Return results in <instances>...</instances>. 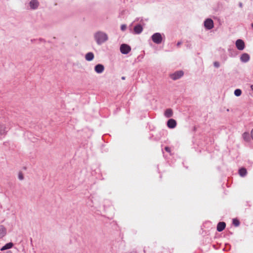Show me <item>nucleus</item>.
<instances>
[{
    "instance_id": "f257e3e1",
    "label": "nucleus",
    "mask_w": 253,
    "mask_h": 253,
    "mask_svg": "<svg viewBox=\"0 0 253 253\" xmlns=\"http://www.w3.org/2000/svg\"><path fill=\"white\" fill-rule=\"evenodd\" d=\"M94 38L98 45L102 44L108 40L107 34L101 31H97L94 34Z\"/></svg>"
},
{
    "instance_id": "f03ea898",
    "label": "nucleus",
    "mask_w": 253,
    "mask_h": 253,
    "mask_svg": "<svg viewBox=\"0 0 253 253\" xmlns=\"http://www.w3.org/2000/svg\"><path fill=\"white\" fill-rule=\"evenodd\" d=\"M151 38L153 42L156 44L161 43L163 40L162 35L159 33H156L153 34Z\"/></svg>"
},
{
    "instance_id": "7ed1b4c3",
    "label": "nucleus",
    "mask_w": 253,
    "mask_h": 253,
    "mask_svg": "<svg viewBox=\"0 0 253 253\" xmlns=\"http://www.w3.org/2000/svg\"><path fill=\"white\" fill-rule=\"evenodd\" d=\"M131 50L130 46L126 44H122L120 46V51L122 54H126Z\"/></svg>"
},
{
    "instance_id": "20e7f679",
    "label": "nucleus",
    "mask_w": 253,
    "mask_h": 253,
    "mask_svg": "<svg viewBox=\"0 0 253 253\" xmlns=\"http://www.w3.org/2000/svg\"><path fill=\"white\" fill-rule=\"evenodd\" d=\"M184 73L182 71H178L170 75V77L173 80H176L183 76Z\"/></svg>"
},
{
    "instance_id": "39448f33",
    "label": "nucleus",
    "mask_w": 253,
    "mask_h": 253,
    "mask_svg": "<svg viewBox=\"0 0 253 253\" xmlns=\"http://www.w3.org/2000/svg\"><path fill=\"white\" fill-rule=\"evenodd\" d=\"M236 46L239 50H242L245 48V43L242 40L238 39L236 41Z\"/></svg>"
},
{
    "instance_id": "423d86ee",
    "label": "nucleus",
    "mask_w": 253,
    "mask_h": 253,
    "mask_svg": "<svg viewBox=\"0 0 253 253\" xmlns=\"http://www.w3.org/2000/svg\"><path fill=\"white\" fill-rule=\"evenodd\" d=\"M8 131V128L4 124L0 123V135L5 136Z\"/></svg>"
},
{
    "instance_id": "0eeeda50",
    "label": "nucleus",
    "mask_w": 253,
    "mask_h": 253,
    "mask_svg": "<svg viewBox=\"0 0 253 253\" xmlns=\"http://www.w3.org/2000/svg\"><path fill=\"white\" fill-rule=\"evenodd\" d=\"M204 25L207 29L210 30L213 27V21L211 19H207L204 22Z\"/></svg>"
},
{
    "instance_id": "6e6552de",
    "label": "nucleus",
    "mask_w": 253,
    "mask_h": 253,
    "mask_svg": "<svg viewBox=\"0 0 253 253\" xmlns=\"http://www.w3.org/2000/svg\"><path fill=\"white\" fill-rule=\"evenodd\" d=\"M29 5L31 9H36L39 6V2L37 0H31L29 2Z\"/></svg>"
},
{
    "instance_id": "1a4fd4ad",
    "label": "nucleus",
    "mask_w": 253,
    "mask_h": 253,
    "mask_svg": "<svg viewBox=\"0 0 253 253\" xmlns=\"http://www.w3.org/2000/svg\"><path fill=\"white\" fill-rule=\"evenodd\" d=\"M95 71L98 74L102 73L104 70V67L103 65L98 64L94 67Z\"/></svg>"
},
{
    "instance_id": "9d476101",
    "label": "nucleus",
    "mask_w": 253,
    "mask_h": 253,
    "mask_svg": "<svg viewBox=\"0 0 253 253\" xmlns=\"http://www.w3.org/2000/svg\"><path fill=\"white\" fill-rule=\"evenodd\" d=\"M176 122L175 120L170 119L167 122V126L169 128H173L176 126Z\"/></svg>"
},
{
    "instance_id": "9b49d317",
    "label": "nucleus",
    "mask_w": 253,
    "mask_h": 253,
    "mask_svg": "<svg viewBox=\"0 0 253 253\" xmlns=\"http://www.w3.org/2000/svg\"><path fill=\"white\" fill-rule=\"evenodd\" d=\"M240 60L243 62H247L250 60V55L248 53H244L241 55Z\"/></svg>"
},
{
    "instance_id": "f8f14e48",
    "label": "nucleus",
    "mask_w": 253,
    "mask_h": 253,
    "mask_svg": "<svg viewBox=\"0 0 253 253\" xmlns=\"http://www.w3.org/2000/svg\"><path fill=\"white\" fill-rule=\"evenodd\" d=\"M226 224L224 222H220L217 225V230L219 232L223 231L225 228Z\"/></svg>"
},
{
    "instance_id": "ddd939ff",
    "label": "nucleus",
    "mask_w": 253,
    "mask_h": 253,
    "mask_svg": "<svg viewBox=\"0 0 253 253\" xmlns=\"http://www.w3.org/2000/svg\"><path fill=\"white\" fill-rule=\"evenodd\" d=\"M6 234V229L3 225H0V239L4 237Z\"/></svg>"
},
{
    "instance_id": "4468645a",
    "label": "nucleus",
    "mask_w": 253,
    "mask_h": 253,
    "mask_svg": "<svg viewBox=\"0 0 253 253\" xmlns=\"http://www.w3.org/2000/svg\"><path fill=\"white\" fill-rule=\"evenodd\" d=\"M142 30L143 28L142 26L140 24L137 25L134 27V31L137 34H140L142 32Z\"/></svg>"
},
{
    "instance_id": "2eb2a0df",
    "label": "nucleus",
    "mask_w": 253,
    "mask_h": 253,
    "mask_svg": "<svg viewBox=\"0 0 253 253\" xmlns=\"http://www.w3.org/2000/svg\"><path fill=\"white\" fill-rule=\"evenodd\" d=\"M94 54L92 52H88L85 54V60L88 61H92L94 58Z\"/></svg>"
},
{
    "instance_id": "dca6fc26",
    "label": "nucleus",
    "mask_w": 253,
    "mask_h": 253,
    "mask_svg": "<svg viewBox=\"0 0 253 253\" xmlns=\"http://www.w3.org/2000/svg\"><path fill=\"white\" fill-rule=\"evenodd\" d=\"M173 114L172 110L171 109H167L165 112V116L167 118H170L172 117Z\"/></svg>"
},
{
    "instance_id": "f3484780",
    "label": "nucleus",
    "mask_w": 253,
    "mask_h": 253,
    "mask_svg": "<svg viewBox=\"0 0 253 253\" xmlns=\"http://www.w3.org/2000/svg\"><path fill=\"white\" fill-rule=\"evenodd\" d=\"M242 137L244 140L247 142H249L250 140V136L249 132H245L242 134Z\"/></svg>"
},
{
    "instance_id": "a211bd4d",
    "label": "nucleus",
    "mask_w": 253,
    "mask_h": 253,
    "mask_svg": "<svg viewBox=\"0 0 253 253\" xmlns=\"http://www.w3.org/2000/svg\"><path fill=\"white\" fill-rule=\"evenodd\" d=\"M13 246V244L12 243H8L5 244L3 247H2L1 249V251H4L7 249H9L11 248Z\"/></svg>"
},
{
    "instance_id": "6ab92c4d",
    "label": "nucleus",
    "mask_w": 253,
    "mask_h": 253,
    "mask_svg": "<svg viewBox=\"0 0 253 253\" xmlns=\"http://www.w3.org/2000/svg\"><path fill=\"white\" fill-rule=\"evenodd\" d=\"M239 173L242 177L245 176L247 174V170L245 168H241L239 170Z\"/></svg>"
},
{
    "instance_id": "aec40b11",
    "label": "nucleus",
    "mask_w": 253,
    "mask_h": 253,
    "mask_svg": "<svg viewBox=\"0 0 253 253\" xmlns=\"http://www.w3.org/2000/svg\"><path fill=\"white\" fill-rule=\"evenodd\" d=\"M241 93H242V91L241 89H235V90L234 91V94L235 95H236V96H239L241 95Z\"/></svg>"
},
{
    "instance_id": "412c9836",
    "label": "nucleus",
    "mask_w": 253,
    "mask_h": 253,
    "mask_svg": "<svg viewBox=\"0 0 253 253\" xmlns=\"http://www.w3.org/2000/svg\"><path fill=\"white\" fill-rule=\"evenodd\" d=\"M233 224L235 226H238L240 224V222L237 219H233Z\"/></svg>"
},
{
    "instance_id": "4be33fe9",
    "label": "nucleus",
    "mask_w": 253,
    "mask_h": 253,
    "mask_svg": "<svg viewBox=\"0 0 253 253\" xmlns=\"http://www.w3.org/2000/svg\"><path fill=\"white\" fill-rule=\"evenodd\" d=\"M18 178L20 180H22L24 179V176L22 172H19L18 173Z\"/></svg>"
},
{
    "instance_id": "5701e85b",
    "label": "nucleus",
    "mask_w": 253,
    "mask_h": 253,
    "mask_svg": "<svg viewBox=\"0 0 253 253\" xmlns=\"http://www.w3.org/2000/svg\"><path fill=\"white\" fill-rule=\"evenodd\" d=\"M214 66L216 68H218L219 67V63L218 62H214L213 63Z\"/></svg>"
},
{
    "instance_id": "b1692460",
    "label": "nucleus",
    "mask_w": 253,
    "mask_h": 253,
    "mask_svg": "<svg viewBox=\"0 0 253 253\" xmlns=\"http://www.w3.org/2000/svg\"><path fill=\"white\" fill-rule=\"evenodd\" d=\"M121 30L124 31V30L126 29V26L125 25H122L121 26Z\"/></svg>"
},
{
    "instance_id": "393cba45",
    "label": "nucleus",
    "mask_w": 253,
    "mask_h": 253,
    "mask_svg": "<svg viewBox=\"0 0 253 253\" xmlns=\"http://www.w3.org/2000/svg\"><path fill=\"white\" fill-rule=\"evenodd\" d=\"M165 149L166 151L168 152H169L170 151V149L169 147H166Z\"/></svg>"
},
{
    "instance_id": "a878e982",
    "label": "nucleus",
    "mask_w": 253,
    "mask_h": 253,
    "mask_svg": "<svg viewBox=\"0 0 253 253\" xmlns=\"http://www.w3.org/2000/svg\"><path fill=\"white\" fill-rule=\"evenodd\" d=\"M251 137H252V138L253 139V128L251 130Z\"/></svg>"
},
{
    "instance_id": "bb28decb",
    "label": "nucleus",
    "mask_w": 253,
    "mask_h": 253,
    "mask_svg": "<svg viewBox=\"0 0 253 253\" xmlns=\"http://www.w3.org/2000/svg\"><path fill=\"white\" fill-rule=\"evenodd\" d=\"M182 43V42H178L177 43V46H180Z\"/></svg>"
},
{
    "instance_id": "cd10ccee",
    "label": "nucleus",
    "mask_w": 253,
    "mask_h": 253,
    "mask_svg": "<svg viewBox=\"0 0 253 253\" xmlns=\"http://www.w3.org/2000/svg\"><path fill=\"white\" fill-rule=\"evenodd\" d=\"M239 6L240 7H242V3H239Z\"/></svg>"
},
{
    "instance_id": "c85d7f7f",
    "label": "nucleus",
    "mask_w": 253,
    "mask_h": 253,
    "mask_svg": "<svg viewBox=\"0 0 253 253\" xmlns=\"http://www.w3.org/2000/svg\"><path fill=\"white\" fill-rule=\"evenodd\" d=\"M251 89H252V90H253V85H252L251 86Z\"/></svg>"
},
{
    "instance_id": "c756f323",
    "label": "nucleus",
    "mask_w": 253,
    "mask_h": 253,
    "mask_svg": "<svg viewBox=\"0 0 253 253\" xmlns=\"http://www.w3.org/2000/svg\"><path fill=\"white\" fill-rule=\"evenodd\" d=\"M122 80H125V77H122Z\"/></svg>"
},
{
    "instance_id": "7c9ffc66",
    "label": "nucleus",
    "mask_w": 253,
    "mask_h": 253,
    "mask_svg": "<svg viewBox=\"0 0 253 253\" xmlns=\"http://www.w3.org/2000/svg\"><path fill=\"white\" fill-rule=\"evenodd\" d=\"M252 27L253 28V23L252 24Z\"/></svg>"
}]
</instances>
